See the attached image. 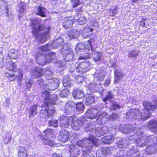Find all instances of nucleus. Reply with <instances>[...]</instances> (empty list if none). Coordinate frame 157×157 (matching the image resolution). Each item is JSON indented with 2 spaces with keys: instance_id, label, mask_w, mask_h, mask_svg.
<instances>
[{
  "instance_id": "1",
  "label": "nucleus",
  "mask_w": 157,
  "mask_h": 157,
  "mask_svg": "<svg viewBox=\"0 0 157 157\" xmlns=\"http://www.w3.org/2000/svg\"><path fill=\"white\" fill-rule=\"evenodd\" d=\"M49 94L50 93L46 90L43 91L42 93V97L44 100L45 102L43 105L40 116V120L43 122H45L48 118L52 117L56 112L54 108H49V107L50 105H54L56 103L58 96L56 94H54L50 98Z\"/></svg>"
},
{
  "instance_id": "2",
  "label": "nucleus",
  "mask_w": 157,
  "mask_h": 157,
  "mask_svg": "<svg viewBox=\"0 0 157 157\" xmlns=\"http://www.w3.org/2000/svg\"><path fill=\"white\" fill-rule=\"evenodd\" d=\"M144 109L142 112L136 109H132L127 112L126 117L128 118H132L137 121H145L150 117L151 115V110L157 109V100H155L154 105L150 102L144 101L143 102Z\"/></svg>"
},
{
  "instance_id": "3",
  "label": "nucleus",
  "mask_w": 157,
  "mask_h": 157,
  "mask_svg": "<svg viewBox=\"0 0 157 157\" xmlns=\"http://www.w3.org/2000/svg\"><path fill=\"white\" fill-rule=\"evenodd\" d=\"M31 25L33 27L32 33L37 40L40 43L45 42L47 40V36L50 31V27H45L40 25L41 19L37 18L31 20Z\"/></svg>"
},
{
  "instance_id": "4",
  "label": "nucleus",
  "mask_w": 157,
  "mask_h": 157,
  "mask_svg": "<svg viewBox=\"0 0 157 157\" xmlns=\"http://www.w3.org/2000/svg\"><path fill=\"white\" fill-rule=\"evenodd\" d=\"M120 129L122 132L127 134L132 131L135 134L140 136L144 134V128L138 125H131L128 124L120 126Z\"/></svg>"
},
{
  "instance_id": "5",
  "label": "nucleus",
  "mask_w": 157,
  "mask_h": 157,
  "mask_svg": "<svg viewBox=\"0 0 157 157\" xmlns=\"http://www.w3.org/2000/svg\"><path fill=\"white\" fill-rule=\"evenodd\" d=\"M97 125L95 122L90 124L89 126L85 129L86 132H94L96 135L98 137H100L106 133V127H103L102 128L97 127Z\"/></svg>"
},
{
  "instance_id": "6",
  "label": "nucleus",
  "mask_w": 157,
  "mask_h": 157,
  "mask_svg": "<svg viewBox=\"0 0 157 157\" xmlns=\"http://www.w3.org/2000/svg\"><path fill=\"white\" fill-rule=\"evenodd\" d=\"M98 142V140L96 139L93 135L90 137L84 138L82 140L78 141L77 144L79 145L83 146V144H85V143L86 144L88 143L92 147L93 145L97 146Z\"/></svg>"
},
{
  "instance_id": "7",
  "label": "nucleus",
  "mask_w": 157,
  "mask_h": 157,
  "mask_svg": "<svg viewBox=\"0 0 157 157\" xmlns=\"http://www.w3.org/2000/svg\"><path fill=\"white\" fill-rule=\"evenodd\" d=\"M90 63L88 61H84L80 63L79 64L75 65L76 71L80 74L86 73L89 70V66Z\"/></svg>"
},
{
  "instance_id": "8",
  "label": "nucleus",
  "mask_w": 157,
  "mask_h": 157,
  "mask_svg": "<svg viewBox=\"0 0 157 157\" xmlns=\"http://www.w3.org/2000/svg\"><path fill=\"white\" fill-rule=\"evenodd\" d=\"M87 122L86 118L81 117L77 119L73 120L71 124V127L74 130H77L80 127L85 124Z\"/></svg>"
},
{
  "instance_id": "9",
  "label": "nucleus",
  "mask_w": 157,
  "mask_h": 157,
  "mask_svg": "<svg viewBox=\"0 0 157 157\" xmlns=\"http://www.w3.org/2000/svg\"><path fill=\"white\" fill-rule=\"evenodd\" d=\"M152 137L144 135L139 137L136 141V143L139 147H143L151 143L152 141Z\"/></svg>"
},
{
  "instance_id": "10",
  "label": "nucleus",
  "mask_w": 157,
  "mask_h": 157,
  "mask_svg": "<svg viewBox=\"0 0 157 157\" xmlns=\"http://www.w3.org/2000/svg\"><path fill=\"white\" fill-rule=\"evenodd\" d=\"M72 119L67 115H63L60 117V126L62 128H67L72 121Z\"/></svg>"
},
{
  "instance_id": "11",
  "label": "nucleus",
  "mask_w": 157,
  "mask_h": 157,
  "mask_svg": "<svg viewBox=\"0 0 157 157\" xmlns=\"http://www.w3.org/2000/svg\"><path fill=\"white\" fill-rule=\"evenodd\" d=\"M47 82L46 88L50 90H55L58 87L59 84V80L56 79L55 80L50 79L49 80H47Z\"/></svg>"
},
{
  "instance_id": "12",
  "label": "nucleus",
  "mask_w": 157,
  "mask_h": 157,
  "mask_svg": "<svg viewBox=\"0 0 157 157\" xmlns=\"http://www.w3.org/2000/svg\"><path fill=\"white\" fill-rule=\"evenodd\" d=\"M71 145L69 146L70 156L71 157H77L79 154L81 147L79 145Z\"/></svg>"
},
{
  "instance_id": "13",
  "label": "nucleus",
  "mask_w": 157,
  "mask_h": 157,
  "mask_svg": "<svg viewBox=\"0 0 157 157\" xmlns=\"http://www.w3.org/2000/svg\"><path fill=\"white\" fill-rule=\"evenodd\" d=\"M35 59L37 63L39 65H44L46 63L45 56L43 53H40V51L36 53Z\"/></svg>"
},
{
  "instance_id": "14",
  "label": "nucleus",
  "mask_w": 157,
  "mask_h": 157,
  "mask_svg": "<svg viewBox=\"0 0 157 157\" xmlns=\"http://www.w3.org/2000/svg\"><path fill=\"white\" fill-rule=\"evenodd\" d=\"M69 134L67 130H61L59 132V135L58 139L59 141L64 142L69 139Z\"/></svg>"
},
{
  "instance_id": "15",
  "label": "nucleus",
  "mask_w": 157,
  "mask_h": 157,
  "mask_svg": "<svg viewBox=\"0 0 157 157\" xmlns=\"http://www.w3.org/2000/svg\"><path fill=\"white\" fill-rule=\"evenodd\" d=\"M108 117L107 114L105 112H102L98 116L97 119V123L98 124H103L107 121Z\"/></svg>"
},
{
  "instance_id": "16",
  "label": "nucleus",
  "mask_w": 157,
  "mask_h": 157,
  "mask_svg": "<svg viewBox=\"0 0 157 157\" xmlns=\"http://www.w3.org/2000/svg\"><path fill=\"white\" fill-rule=\"evenodd\" d=\"M45 71V69H43L40 67H37L32 73L33 78H36L43 75Z\"/></svg>"
},
{
  "instance_id": "17",
  "label": "nucleus",
  "mask_w": 157,
  "mask_h": 157,
  "mask_svg": "<svg viewBox=\"0 0 157 157\" xmlns=\"http://www.w3.org/2000/svg\"><path fill=\"white\" fill-rule=\"evenodd\" d=\"M98 113V111L97 109L91 108L86 112V115L88 118L94 119L97 116Z\"/></svg>"
},
{
  "instance_id": "18",
  "label": "nucleus",
  "mask_w": 157,
  "mask_h": 157,
  "mask_svg": "<svg viewBox=\"0 0 157 157\" xmlns=\"http://www.w3.org/2000/svg\"><path fill=\"white\" fill-rule=\"evenodd\" d=\"M73 18L76 21V22L78 24L80 25L85 24L87 20L84 17L80 16L78 13L75 14Z\"/></svg>"
},
{
  "instance_id": "19",
  "label": "nucleus",
  "mask_w": 157,
  "mask_h": 157,
  "mask_svg": "<svg viewBox=\"0 0 157 157\" xmlns=\"http://www.w3.org/2000/svg\"><path fill=\"white\" fill-rule=\"evenodd\" d=\"M77 144L79 145L78 144ZM79 146L81 147V148L82 149L81 150L83 152L82 154V155H86V154H88L91 153V149L92 147L88 143L87 144L85 143V144H83V146H81L80 145H79Z\"/></svg>"
},
{
  "instance_id": "20",
  "label": "nucleus",
  "mask_w": 157,
  "mask_h": 157,
  "mask_svg": "<svg viewBox=\"0 0 157 157\" xmlns=\"http://www.w3.org/2000/svg\"><path fill=\"white\" fill-rule=\"evenodd\" d=\"M19 10H18L19 13L18 16L19 17L22 16L26 12V9L25 4L23 2H21L18 5Z\"/></svg>"
},
{
  "instance_id": "21",
  "label": "nucleus",
  "mask_w": 157,
  "mask_h": 157,
  "mask_svg": "<svg viewBox=\"0 0 157 157\" xmlns=\"http://www.w3.org/2000/svg\"><path fill=\"white\" fill-rule=\"evenodd\" d=\"M72 94L74 98L80 99L84 97V94L83 90L79 89H77L74 90Z\"/></svg>"
},
{
  "instance_id": "22",
  "label": "nucleus",
  "mask_w": 157,
  "mask_h": 157,
  "mask_svg": "<svg viewBox=\"0 0 157 157\" xmlns=\"http://www.w3.org/2000/svg\"><path fill=\"white\" fill-rule=\"evenodd\" d=\"M45 56L46 63H49L52 61V60L55 57V54L52 52L49 53H43Z\"/></svg>"
},
{
  "instance_id": "23",
  "label": "nucleus",
  "mask_w": 157,
  "mask_h": 157,
  "mask_svg": "<svg viewBox=\"0 0 157 157\" xmlns=\"http://www.w3.org/2000/svg\"><path fill=\"white\" fill-rule=\"evenodd\" d=\"M38 107L37 105H34L31 106L29 109V117L30 118L37 114Z\"/></svg>"
},
{
  "instance_id": "24",
  "label": "nucleus",
  "mask_w": 157,
  "mask_h": 157,
  "mask_svg": "<svg viewBox=\"0 0 157 157\" xmlns=\"http://www.w3.org/2000/svg\"><path fill=\"white\" fill-rule=\"evenodd\" d=\"M114 140L113 136H105L101 139V143L106 144H111Z\"/></svg>"
},
{
  "instance_id": "25",
  "label": "nucleus",
  "mask_w": 157,
  "mask_h": 157,
  "mask_svg": "<svg viewBox=\"0 0 157 157\" xmlns=\"http://www.w3.org/2000/svg\"><path fill=\"white\" fill-rule=\"evenodd\" d=\"M117 141L116 143L117 144V146L118 147L120 148L126 147L128 144V141L125 140L123 141L122 139L120 138H117Z\"/></svg>"
},
{
  "instance_id": "26",
  "label": "nucleus",
  "mask_w": 157,
  "mask_h": 157,
  "mask_svg": "<svg viewBox=\"0 0 157 157\" xmlns=\"http://www.w3.org/2000/svg\"><path fill=\"white\" fill-rule=\"evenodd\" d=\"M18 52L15 49H13L9 52L8 56L10 59H16L18 58Z\"/></svg>"
},
{
  "instance_id": "27",
  "label": "nucleus",
  "mask_w": 157,
  "mask_h": 157,
  "mask_svg": "<svg viewBox=\"0 0 157 157\" xmlns=\"http://www.w3.org/2000/svg\"><path fill=\"white\" fill-rule=\"evenodd\" d=\"M148 127L154 131H157V120L151 121L148 124Z\"/></svg>"
},
{
  "instance_id": "28",
  "label": "nucleus",
  "mask_w": 157,
  "mask_h": 157,
  "mask_svg": "<svg viewBox=\"0 0 157 157\" xmlns=\"http://www.w3.org/2000/svg\"><path fill=\"white\" fill-rule=\"evenodd\" d=\"M122 77L123 74L119 70H115L114 83L118 82Z\"/></svg>"
},
{
  "instance_id": "29",
  "label": "nucleus",
  "mask_w": 157,
  "mask_h": 157,
  "mask_svg": "<svg viewBox=\"0 0 157 157\" xmlns=\"http://www.w3.org/2000/svg\"><path fill=\"white\" fill-rule=\"evenodd\" d=\"M85 106L82 102L77 103L76 105V111L78 113H81L84 111Z\"/></svg>"
},
{
  "instance_id": "30",
  "label": "nucleus",
  "mask_w": 157,
  "mask_h": 157,
  "mask_svg": "<svg viewBox=\"0 0 157 157\" xmlns=\"http://www.w3.org/2000/svg\"><path fill=\"white\" fill-rule=\"evenodd\" d=\"M94 96L93 94H88L86 99V104L89 105L90 104L94 103Z\"/></svg>"
},
{
  "instance_id": "31",
  "label": "nucleus",
  "mask_w": 157,
  "mask_h": 157,
  "mask_svg": "<svg viewBox=\"0 0 157 157\" xmlns=\"http://www.w3.org/2000/svg\"><path fill=\"white\" fill-rule=\"evenodd\" d=\"M113 149V148L112 147L105 148H101L99 150L98 152L100 151L102 154L107 155L108 154H111Z\"/></svg>"
},
{
  "instance_id": "32",
  "label": "nucleus",
  "mask_w": 157,
  "mask_h": 157,
  "mask_svg": "<svg viewBox=\"0 0 157 157\" xmlns=\"http://www.w3.org/2000/svg\"><path fill=\"white\" fill-rule=\"evenodd\" d=\"M140 52L137 50H133L128 52V56L129 58H136L140 54Z\"/></svg>"
},
{
  "instance_id": "33",
  "label": "nucleus",
  "mask_w": 157,
  "mask_h": 157,
  "mask_svg": "<svg viewBox=\"0 0 157 157\" xmlns=\"http://www.w3.org/2000/svg\"><path fill=\"white\" fill-rule=\"evenodd\" d=\"M72 52L71 49H68L66 45H64L63 46V48L62 49L61 51V53L63 55V57Z\"/></svg>"
},
{
  "instance_id": "34",
  "label": "nucleus",
  "mask_w": 157,
  "mask_h": 157,
  "mask_svg": "<svg viewBox=\"0 0 157 157\" xmlns=\"http://www.w3.org/2000/svg\"><path fill=\"white\" fill-rule=\"evenodd\" d=\"M16 65L15 63H13L11 60L10 62L7 63L6 65V68L9 71H15L16 69Z\"/></svg>"
},
{
  "instance_id": "35",
  "label": "nucleus",
  "mask_w": 157,
  "mask_h": 157,
  "mask_svg": "<svg viewBox=\"0 0 157 157\" xmlns=\"http://www.w3.org/2000/svg\"><path fill=\"white\" fill-rule=\"evenodd\" d=\"M45 9L42 7L40 6L38 9L36 14L42 17H45Z\"/></svg>"
},
{
  "instance_id": "36",
  "label": "nucleus",
  "mask_w": 157,
  "mask_h": 157,
  "mask_svg": "<svg viewBox=\"0 0 157 157\" xmlns=\"http://www.w3.org/2000/svg\"><path fill=\"white\" fill-rule=\"evenodd\" d=\"M72 18L70 19H68L66 21L63 23V27L67 29L68 28L70 27L72 25L74 21H72V19L74 17H72Z\"/></svg>"
},
{
  "instance_id": "37",
  "label": "nucleus",
  "mask_w": 157,
  "mask_h": 157,
  "mask_svg": "<svg viewBox=\"0 0 157 157\" xmlns=\"http://www.w3.org/2000/svg\"><path fill=\"white\" fill-rule=\"evenodd\" d=\"M45 71L44 73V75H45V78L47 80H49L50 79H52V77L53 74V72L49 69H45Z\"/></svg>"
},
{
  "instance_id": "38",
  "label": "nucleus",
  "mask_w": 157,
  "mask_h": 157,
  "mask_svg": "<svg viewBox=\"0 0 157 157\" xmlns=\"http://www.w3.org/2000/svg\"><path fill=\"white\" fill-rule=\"evenodd\" d=\"M101 83H99V84H97L95 82H94L93 83H91L89 85V87L93 90H95L96 91H99V90L100 91L101 90L100 89V88L99 87L100 89L99 90L98 89V87L99 86H101Z\"/></svg>"
},
{
  "instance_id": "39",
  "label": "nucleus",
  "mask_w": 157,
  "mask_h": 157,
  "mask_svg": "<svg viewBox=\"0 0 157 157\" xmlns=\"http://www.w3.org/2000/svg\"><path fill=\"white\" fill-rule=\"evenodd\" d=\"M53 131L52 129H48L44 132V135L49 138H51L53 136Z\"/></svg>"
},
{
  "instance_id": "40",
  "label": "nucleus",
  "mask_w": 157,
  "mask_h": 157,
  "mask_svg": "<svg viewBox=\"0 0 157 157\" xmlns=\"http://www.w3.org/2000/svg\"><path fill=\"white\" fill-rule=\"evenodd\" d=\"M105 76V75L101 73H99V74L96 73L94 75V77H95L94 78V81H97L98 79L99 80H100L101 81H103L104 80Z\"/></svg>"
},
{
  "instance_id": "41",
  "label": "nucleus",
  "mask_w": 157,
  "mask_h": 157,
  "mask_svg": "<svg viewBox=\"0 0 157 157\" xmlns=\"http://www.w3.org/2000/svg\"><path fill=\"white\" fill-rule=\"evenodd\" d=\"M121 108V106H120L117 103L112 101L111 102V105L110 109L111 110H115L117 109H120Z\"/></svg>"
},
{
  "instance_id": "42",
  "label": "nucleus",
  "mask_w": 157,
  "mask_h": 157,
  "mask_svg": "<svg viewBox=\"0 0 157 157\" xmlns=\"http://www.w3.org/2000/svg\"><path fill=\"white\" fill-rule=\"evenodd\" d=\"M74 56V53L73 52H72L63 57V59L66 61H69V60H73Z\"/></svg>"
},
{
  "instance_id": "43",
  "label": "nucleus",
  "mask_w": 157,
  "mask_h": 157,
  "mask_svg": "<svg viewBox=\"0 0 157 157\" xmlns=\"http://www.w3.org/2000/svg\"><path fill=\"white\" fill-rule=\"evenodd\" d=\"M42 142L44 144L48 145L51 146H53L54 145L53 141L47 138H44L42 140Z\"/></svg>"
},
{
  "instance_id": "44",
  "label": "nucleus",
  "mask_w": 157,
  "mask_h": 157,
  "mask_svg": "<svg viewBox=\"0 0 157 157\" xmlns=\"http://www.w3.org/2000/svg\"><path fill=\"white\" fill-rule=\"evenodd\" d=\"M75 108L74 107H67L66 106L65 109V113L66 114V115L67 114H71L74 111Z\"/></svg>"
},
{
  "instance_id": "45",
  "label": "nucleus",
  "mask_w": 157,
  "mask_h": 157,
  "mask_svg": "<svg viewBox=\"0 0 157 157\" xmlns=\"http://www.w3.org/2000/svg\"><path fill=\"white\" fill-rule=\"evenodd\" d=\"M147 152L148 154H152L155 151V147L152 145L147 146L146 149Z\"/></svg>"
},
{
  "instance_id": "46",
  "label": "nucleus",
  "mask_w": 157,
  "mask_h": 157,
  "mask_svg": "<svg viewBox=\"0 0 157 157\" xmlns=\"http://www.w3.org/2000/svg\"><path fill=\"white\" fill-rule=\"evenodd\" d=\"M18 75L17 79L18 84L19 85L21 86V80L23 76V72L21 70L18 71Z\"/></svg>"
},
{
  "instance_id": "47",
  "label": "nucleus",
  "mask_w": 157,
  "mask_h": 157,
  "mask_svg": "<svg viewBox=\"0 0 157 157\" xmlns=\"http://www.w3.org/2000/svg\"><path fill=\"white\" fill-rule=\"evenodd\" d=\"M113 93H112L111 91H108L105 98L103 99V101L104 102H105L107 100H109L113 98Z\"/></svg>"
},
{
  "instance_id": "48",
  "label": "nucleus",
  "mask_w": 157,
  "mask_h": 157,
  "mask_svg": "<svg viewBox=\"0 0 157 157\" xmlns=\"http://www.w3.org/2000/svg\"><path fill=\"white\" fill-rule=\"evenodd\" d=\"M63 83V86L65 87H67L71 85V83L69 80V78L67 77L64 78Z\"/></svg>"
},
{
  "instance_id": "49",
  "label": "nucleus",
  "mask_w": 157,
  "mask_h": 157,
  "mask_svg": "<svg viewBox=\"0 0 157 157\" xmlns=\"http://www.w3.org/2000/svg\"><path fill=\"white\" fill-rule=\"evenodd\" d=\"M95 54L93 57V59L95 62H97L100 59L101 54L97 51H95L94 52Z\"/></svg>"
},
{
  "instance_id": "50",
  "label": "nucleus",
  "mask_w": 157,
  "mask_h": 157,
  "mask_svg": "<svg viewBox=\"0 0 157 157\" xmlns=\"http://www.w3.org/2000/svg\"><path fill=\"white\" fill-rule=\"evenodd\" d=\"M72 33H73V34H71V38H75V37H77L80 34V32L79 31L76 29H73L72 30Z\"/></svg>"
},
{
  "instance_id": "51",
  "label": "nucleus",
  "mask_w": 157,
  "mask_h": 157,
  "mask_svg": "<svg viewBox=\"0 0 157 157\" xmlns=\"http://www.w3.org/2000/svg\"><path fill=\"white\" fill-rule=\"evenodd\" d=\"M48 122L49 126H53L55 127H56L58 126V123L57 120H49Z\"/></svg>"
},
{
  "instance_id": "52",
  "label": "nucleus",
  "mask_w": 157,
  "mask_h": 157,
  "mask_svg": "<svg viewBox=\"0 0 157 157\" xmlns=\"http://www.w3.org/2000/svg\"><path fill=\"white\" fill-rule=\"evenodd\" d=\"M40 51H41V52H40V53H42V52H47L49 50V45L48 44L41 46L40 48Z\"/></svg>"
},
{
  "instance_id": "53",
  "label": "nucleus",
  "mask_w": 157,
  "mask_h": 157,
  "mask_svg": "<svg viewBox=\"0 0 157 157\" xmlns=\"http://www.w3.org/2000/svg\"><path fill=\"white\" fill-rule=\"evenodd\" d=\"M86 47V46L83 44H78L77 45L76 49L78 50V51L79 52H82Z\"/></svg>"
},
{
  "instance_id": "54",
  "label": "nucleus",
  "mask_w": 157,
  "mask_h": 157,
  "mask_svg": "<svg viewBox=\"0 0 157 157\" xmlns=\"http://www.w3.org/2000/svg\"><path fill=\"white\" fill-rule=\"evenodd\" d=\"M26 86L28 88H30L33 83V80L30 78H27L25 81Z\"/></svg>"
},
{
  "instance_id": "55",
  "label": "nucleus",
  "mask_w": 157,
  "mask_h": 157,
  "mask_svg": "<svg viewBox=\"0 0 157 157\" xmlns=\"http://www.w3.org/2000/svg\"><path fill=\"white\" fill-rule=\"evenodd\" d=\"M68 94V91L67 90L64 89L62 90L59 94L61 97H66Z\"/></svg>"
},
{
  "instance_id": "56",
  "label": "nucleus",
  "mask_w": 157,
  "mask_h": 157,
  "mask_svg": "<svg viewBox=\"0 0 157 157\" xmlns=\"http://www.w3.org/2000/svg\"><path fill=\"white\" fill-rule=\"evenodd\" d=\"M119 118L118 115L115 113H113L112 115L110 116L109 119L111 121L117 120Z\"/></svg>"
},
{
  "instance_id": "57",
  "label": "nucleus",
  "mask_w": 157,
  "mask_h": 157,
  "mask_svg": "<svg viewBox=\"0 0 157 157\" xmlns=\"http://www.w3.org/2000/svg\"><path fill=\"white\" fill-rule=\"evenodd\" d=\"M78 136L76 133H73L72 134L71 136V140L74 142L77 141L78 140Z\"/></svg>"
},
{
  "instance_id": "58",
  "label": "nucleus",
  "mask_w": 157,
  "mask_h": 157,
  "mask_svg": "<svg viewBox=\"0 0 157 157\" xmlns=\"http://www.w3.org/2000/svg\"><path fill=\"white\" fill-rule=\"evenodd\" d=\"M47 82H46L45 83H44V80L41 78L37 81V83L39 84L41 86H45L47 84Z\"/></svg>"
},
{
  "instance_id": "59",
  "label": "nucleus",
  "mask_w": 157,
  "mask_h": 157,
  "mask_svg": "<svg viewBox=\"0 0 157 157\" xmlns=\"http://www.w3.org/2000/svg\"><path fill=\"white\" fill-rule=\"evenodd\" d=\"M26 151L25 148L23 147H21L18 150V155L21 154L26 152Z\"/></svg>"
},
{
  "instance_id": "60",
  "label": "nucleus",
  "mask_w": 157,
  "mask_h": 157,
  "mask_svg": "<svg viewBox=\"0 0 157 157\" xmlns=\"http://www.w3.org/2000/svg\"><path fill=\"white\" fill-rule=\"evenodd\" d=\"M71 1L73 3V7H76L79 4V0H71Z\"/></svg>"
},
{
  "instance_id": "61",
  "label": "nucleus",
  "mask_w": 157,
  "mask_h": 157,
  "mask_svg": "<svg viewBox=\"0 0 157 157\" xmlns=\"http://www.w3.org/2000/svg\"><path fill=\"white\" fill-rule=\"evenodd\" d=\"M75 104L73 101H70L67 103L66 106H67V107H74Z\"/></svg>"
},
{
  "instance_id": "62",
  "label": "nucleus",
  "mask_w": 157,
  "mask_h": 157,
  "mask_svg": "<svg viewBox=\"0 0 157 157\" xmlns=\"http://www.w3.org/2000/svg\"><path fill=\"white\" fill-rule=\"evenodd\" d=\"M151 137H152L151 141L153 143L155 144H157V134L154 137H152V136Z\"/></svg>"
},
{
  "instance_id": "63",
  "label": "nucleus",
  "mask_w": 157,
  "mask_h": 157,
  "mask_svg": "<svg viewBox=\"0 0 157 157\" xmlns=\"http://www.w3.org/2000/svg\"><path fill=\"white\" fill-rule=\"evenodd\" d=\"M12 139V136H11L10 135L8 137H7L6 140H5L4 142L6 144H8L9 143Z\"/></svg>"
},
{
  "instance_id": "64",
  "label": "nucleus",
  "mask_w": 157,
  "mask_h": 157,
  "mask_svg": "<svg viewBox=\"0 0 157 157\" xmlns=\"http://www.w3.org/2000/svg\"><path fill=\"white\" fill-rule=\"evenodd\" d=\"M146 18H142L140 22V24L142 27H144L145 26V21L146 20Z\"/></svg>"
}]
</instances>
